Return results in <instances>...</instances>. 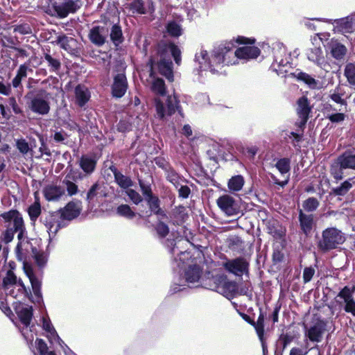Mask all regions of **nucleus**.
<instances>
[{"instance_id": "f257e3e1", "label": "nucleus", "mask_w": 355, "mask_h": 355, "mask_svg": "<svg viewBox=\"0 0 355 355\" xmlns=\"http://www.w3.org/2000/svg\"><path fill=\"white\" fill-rule=\"evenodd\" d=\"M235 42L244 46L234 51L236 46L234 42L226 41L216 47L212 56L214 62L223 65H232L237 63L238 59L248 60L256 59L261 53L260 49L254 46L256 39L254 37L239 35L235 39Z\"/></svg>"}, {"instance_id": "f03ea898", "label": "nucleus", "mask_w": 355, "mask_h": 355, "mask_svg": "<svg viewBox=\"0 0 355 355\" xmlns=\"http://www.w3.org/2000/svg\"><path fill=\"white\" fill-rule=\"evenodd\" d=\"M31 83H37V80L30 78L27 88L30 90L27 92L25 98L28 100V107L31 111L36 114L44 116L51 110L50 102L49 101V93L44 89L33 88Z\"/></svg>"}, {"instance_id": "7ed1b4c3", "label": "nucleus", "mask_w": 355, "mask_h": 355, "mask_svg": "<svg viewBox=\"0 0 355 355\" xmlns=\"http://www.w3.org/2000/svg\"><path fill=\"white\" fill-rule=\"evenodd\" d=\"M297 107L296 111L297 114L299 117V121L296 122V125L299 128V129L297 130L298 132H291V135L295 139L293 142V145L295 146H297L298 142L300 141L302 138V132L304 131V128L309 119V115L311 112V106L309 105V101L306 96L300 97L297 101Z\"/></svg>"}, {"instance_id": "20e7f679", "label": "nucleus", "mask_w": 355, "mask_h": 355, "mask_svg": "<svg viewBox=\"0 0 355 355\" xmlns=\"http://www.w3.org/2000/svg\"><path fill=\"white\" fill-rule=\"evenodd\" d=\"M210 281L213 282V284H209V288L225 296L234 297L238 292L237 283L227 280L226 277L223 275L213 276Z\"/></svg>"}, {"instance_id": "39448f33", "label": "nucleus", "mask_w": 355, "mask_h": 355, "mask_svg": "<svg viewBox=\"0 0 355 355\" xmlns=\"http://www.w3.org/2000/svg\"><path fill=\"white\" fill-rule=\"evenodd\" d=\"M345 241L342 232L336 228H328L323 232L322 240L319 242V247L322 250H330L337 247Z\"/></svg>"}, {"instance_id": "423d86ee", "label": "nucleus", "mask_w": 355, "mask_h": 355, "mask_svg": "<svg viewBox=\"0 0 355 355\" xmlns=\"http://www.w3.org/2000/svg\"><path fill=\"white\" fill-rule=\"evenodd\" d=\"M110 22L109 19L104 21L103 25L93 26L89 30L88 38L89 41L98 47L103 46L107 42V39L110 31Z\"/></svg>"}, {"instance_id": "0eeeda50", "label": "nucleus", "mask_w": 355, "mask_h": 355, "mask_svg": "<svg viewBox=\"0 0 355 355\" xmlns=\"http://www.w3.org/2000/svg\"><path fill=\"white\" fill-rule=\"evenodd\" d=\"M81 0H63L61 3L53 2L52 7L60 18H65L70 13H75L83 6Z\"/></svg>"}, {"instance_id": "6e6552de", "label": "nucleus", "mask_w": 355, "mask_h": 355, "mask_svg": "<svg viewBox=\"0 0 355 355\" xmlns=\"http://www.w3.org/2000/svg\"><path fill=\"white\" fill-rule=\"evenodd\" d=\"M224 269L230 273L236 276H242L248 273L250 263L243 257H239L233 259H227L223 263Z\"/></svg>"}, {"instance_id": "1a4fd4ad", "label": "nucleus", "mask_w": 355, "mask_h": 355, "mask_svg": "<svg viewBox=\"0 0 355 355\" xmlns=\"http://www.w3.org/2000/svg\"><path fill=\"white\" fill-rule=\"evenodd\" d=\"M62 220L59 211H49L40 218V222L48 229L49 234L53 236L64 227Z\"/></svg>"}, {"instance_id": "9d476101", "label": "nucleus", "mask_w": 355, "mask_h": 355, "mask_svg": "<svg viewBox=\"0 0 355 355\" xmlns=\"http://www.w3.org/2000/svg\"><path fill=\"white\" fill-rule=\"evenodd\" d=\"M218 207L227 216H234L239 214L240 207L235 199L227 194L220 196L216 200Z\"/></svg>"}, {"instance_id": "9b49d317", "label": "nucleus", "mask_w": 355, "mask_h": 355, "mask_svg": "<svg viewBox=\"0 0 355 355\" xmlns=\"http://www.w3.org/2000/svg\"><path fill=\"white\" fill-rule=\"evenodd\" d=\"M128 87V80L124 73H117L114 76L111 87L113 97L120 98L123 97Z\"/></svg>"}, {"instance_id": "f8f14e48", "label": "nucleus", "mask_w": 355, "mask_h": 355, "mask_svg": "<svg viewBox=\"0 0 355 355\" xmlns=\"http://www.w3.org/2000/svg\"><path fill=\"white\" fill-rule=\"evenodd\" d=\"M81 210L80 202L71 200L58 211L62 220H72L79 216Z\"/></svg>"}, {"instance_id": "ddd939ff", "label": "nucleus", "mask_w": 355, "mask_h": 355, "mask_svg": "<svg viewBox=\"0 0 355 355\" xmlns=\"http://www.w3.org/2000/svg\"><path fill=\"white\" fill-rule=\"evenodd\" d=\"M158 72L170 83L174 81L173 62L171 59L160 58L157 63Z\"/></svg>"}, {"instance_id": "4468645a", "label": "nucleus", "mask_w": 355, "mask_h": 355, "mask_svg": "<svg viewBox=\"0 0 355 355\" xmlns=\"http://www.w3.org/2000/svg\"><path fill=\"white\" fill-rule=\"evenodd\" d=\"M64 193L62 187L54 184H48L43 189L44 196L47 201L58 200Z\"/></svg>"}, {"instance_id": "2eb2a0df", "label": "nucleus", "mask_w": 355, "mask_h": 355, "mask_svg": "<svg viewBox=\"0 0 355 355\" xmlns=\"http://www.w3.org/2000/svg\"><path fill=\"white\" fill-rule=\"evenodd\" d=\"M76 103L79 107H84L89 101L91 94L88 88L82 84H78L74 89Z\"/></svg>"}, {"instance_id": "dca6fc26", "label": "nucleus", "mask_w": 355, "mask_h": 355, "mask_svg": "<svg viewBox=\"0 0 355 355\" xmlns=\"http://www.w3.org/2000/svg\"><path fill=\"white\" fill-rule=\"evenodd\" d=\"M110 170L114 175L115 182L123 189H128L133 185V182L131 178L128 176L124 175L122 173H121L117 168L112 165L110 166Z\"/></svg>"}, {"instance_id": "f3484780", "label": "nucleus", "mask_w": 355, "mask_h": 355, "mask_svg": "<svg viewBox=\"0 0 355 355\" xmlns=\"http://www.w3.org/2000/svg\"><path fill=\"white\" fill-rule=\"evenodd\" d=\"M101 185L98 182L94 183L88 189L86 193L85 200L89 206L94 207L98 202V198L102 197L101 194Z\"/></svg>"}, {"instance_id": "a211bd4d", "label": "nucleus", "mask_w": 355, "mask_h": 355, "mask_svg": "<svg viewBox=\"0 0 355 355\" xmlns=\"http://www.w3.org/2000/svg\"><path fill=\"white\" fill-rule=\"evenodd\" d=\"M0 217L3 219L4 223H10L12 221L14 227H18L19 224L24 222L21 214L17 209H12L5 211L0 214Z\"/></svg>"}, {"instance_id": "6ab92c4d", "label": "nucleus", "mask_w": 355, "mask_h": 355, "mask_svg": "<svg viewBox=\"0 0 355 355\" xmlns=\"http://www.w3.org/2000/svg\"><path fill=\"white\" fill-rule=\"evenodd\" d=\"M150 212L162 218H167L166 211L160 207L161 201L157 196L146 199Z\"/></svg>"}, {"instance_id": "aec40b11", "label": "nucleus", "mask_w": 355, "mask_h": 355, "mask_svg": "<svg viewBox=\"0 0 355 355\" xmlns=\"http://www.w3.org/2000/svg\"><path fill=\"white\" fill-rule=\"evenodd\" d=\"M55 55V54L51 55L49 49L44 53L42 58L47 62V67L50 72L58 73L61 69L62 64L58 57Z\"/></svg>"}, {"instance_id": "412c9836", "label": "nucleus", "mask_w": 355, "mask_h": 355, "mask_svg": "<svg viewBox=\"0 0 355 355\" xmlns=\"http://www.w3.org/2000/svg\"><path fill=\"white\" fill-rule=\"evenodd\" d=\"M110 29V38L113 44L117 47L124 42V37L122 31V28L118 22L114 24Z\"/></svg>"}, {"instance_id": "4be33fe9", "label": "nucleus", "mask_w": 355, "mask_h": 355, "mask_svg": "<svg viewBox=\"0 0 355 355\" xmlns=\"http://www.w3.org/2000/svg\"><path fill=\"white\" fill-rule=\"evenodd\" d=\"M294 339L295 336L292 332H282L276 342L277 350L282 353Z\"/></svg>"}, {"instance_id": "5701e85b", "label": "nucleus", "mask_w": 355, "mask_h": 355, "mask_svg": "<svg viewBox=\"0 0 355 355\" xmlns=\"http://www.w3.org/2000/svg\"><path fill=\"white\" fill-rule=\"evenodd\" d=\"M83 176L81 173H79L78 177L71 176L69 173L66 175L65 178L62 181V184L66 187L67 194L69 196H74L78 192V185L71 180L76 181L77 179H83Z\"/></svg>"}, {"instance_id": "b1692460", "label": "nucleus", "mask_w": 355, "mask_h": 355, "mask_svg": "<svg viewBox=\"0 0 355 355\" xmlns=\"http://www.w3.org/2000/svg\"><path fill=\"white\" fill-rule=\"evenodd\" d=\"M299 222L300 232L308 237L311 234V214H306L303 210L299 209Z\"/></svg>"}, {"instance_id": "393cba45", "label": "nucleus", "mask_w": 355, "mask_h": 355, "mask_svg": "<svg viewBox=\"0 0 355 355\" xmlns=\"http://www.w3.org/2000/svg\"><path fill=\"white\" fill-rule=\"evenodd\" d=\"M329 48L332 57L336 60L343 59L347 51L346 46L337 41H331Z\"/></svg>"}, {"instance_id": "a878e982", "label": "nucleus", "mask_w": 355, "mask_h": 355, "mask_svg": "<svg viewBox=\"0 0 355 355\" xmlns=\"http://www.w3.org/2000/svg\"><path fill=\"white\" fill-rule=\"evenodd\" d=\"M27 212L31 221L33 223H35L39 216L41 215L42 207L40 198L37 196V193H35V202L28 207Z\"/></svg>"}, {"instance_id": "bb28decb", "label": "nucleus", "mask_w": 355, "mask_h": 355, "mask_svg": "<svg viewBox=\"0 0 355 355\" xmlns=\"http://www.w3.org/2000/svg\"><path fill=\"white\" fill-rule=\"evenodd\" d=\"M15 311L21 324L26 327H28L33 317V306L22 307L20 310L15 309Z\"/></svg>"}, {"instance_id": "cd10ccee", "label": "nucleus", "mask_w": 355, "mask_h": 355, "mask_svg": "<svg viewBox=\"0 0 355 355\" xmlns=\"http://www.w3.org/2000/svg\"><path fill=\"white\" fill-rule=\"evenodd\" d=\"M96 164L97 162L94 159L87 155H82L79 161L80 168L88 175L92 174L95 171Z\"/></svg>"}, {"instance_id": "c85d7f7f", "label": "nucleus", "mask_w": 355, "mask_h": 355, "mask_svg": "<svg viewBox=\"0 0 355 355\" xmlns=\"http://www.w3.org/2000/svg\"><path fill=\"white\" fill-rule=\"evenodd\" d=\"M202 274L201 268L196 265L189 266L185 271V279L187 282L195 283L199 281Z\"/></svg>"}, {"instance_id": "c756f323", "label": "nucleus", "mask_w": 355, "mask_h": 355, "mask_svg": "<svg viewBox=\"0 0 355 355\" xmlns=\"http://www.w3.org/2000/svg\"><path fill=\"white\" fill-rule=\"evenodd\" d=\"M126 8L129 10L133 15H146L148 12L145 7V3L143 0H132L127 4Z\"/></svg>"}, {"instance_id": "7c9ffc66", "label": "nucleus", "mask_w": 355, "mask_h": 355, "mask_svg": "<svg viewBox=\"0 0 355 355\" xmlns=\"http://www.w3.org/2000/svg\"><path fill=\"white\" fill-rule=\"evenodd\" d=\"M178 111L180 114L182 112V107L180 105V101L178 97L175 95L173 96H168L166 99V112L168 116H172Z\"/></svg>"}, {"instance_id": "2f4dec72", "label": "nucleus", "mask_w": 355, "mask_h": 355, "mask_svg": "<svg viewBox=\"0 0 355 355\" xmlns=\"http://www.w3.org/2000/svg\"><path fill=\"white\" fill-rule=\"evenodd\" d=\"M268 233L276 239H282L285 236V230L277 220H270L267 225Z\"/></svg>"}, {"instance_id": "473e14b6", "label": "nucleus", "mask_w": 355, "mask_h": 355, "mask_svg": "<svg viewBox=\"0 0 355 355\" xmlns=\"http://www.w3.org/2000/svg\"><path fill=\"white\" fill-rule=\"evenodd\" d=\"M56 44L60 45V48L67 51H71L73 50V46L76 43V40L67 36L65 34L60 35L57 37Z\"/></svg>"}, {"instance_id": "72a5a7b5", "label": "nucleus", "mask_w": 355, "mask_h": 355, "mask_svg": "<svg viewBox=\"0 0 355 355\" xmlns=\"http://www.w3.org/2000/svg\"><path fill=\"white\" fill-rule=\"evenodd\" d=\"M245 184V179L241 175L232 176L227 182V187L231 192L240 191Z\"/></svg>"}, {"instance_id": "f704fd0d", "label": "nucleus", "mask_w": 355, "mask_h": 355, "mask_svg": "<svg viewBox=\"0 0 355 355\" xmlns=\"http://www.w3.org/2000/svg\"><path fill=\"white\" fill-rule=\"evenodd\" d=\"M339 163L344 168L355 170V153L345 152L338 157Z\"/></svg>"}, {"instance_id": "c9c22d12", "label": "nucleus", "mask_w": 355, "mask_h": 355, "mask_svg": "<svg viewBox=\"0 0 355 355\" xmlns=\"http://www.w3.org/2000/svg\"><path fill=\"white\" fill-rule=\"evenodd\" d=\"M166 33L173 37H178L182 34V28L181 26L175 21H170L166 26Z\"/></svg>"}, {"instance_id": "e433bc0d", "label": "nucleus", "mask_w": 355, "mask_h": 355, "mask_svg": "<svg viewBox=\"0 0 355 355\" xmlns=\"http://www.w3.org/2000/svg\"><path fill=\"white\" fill-rule=\"evenodd\" d=\"M151 89L157 94L162 96H165L166 94V87L164 80L161 78H155L152 83Z\"/></svg>"}, {"instance_id": "4c0bfd02", "label": "nucleus", "mask_w": 355, "mask_h": 355, "mask_svg": "<svg viewBox=\"0 0 355 355\" xmlns=\"http://www.w3.org/2000/svg\"><path fill=\"white\" fill-rule=\"evenodd\" d=\"M154 229L156 231L157 236L161 239L166 238L170 232L168 225L161 220H157L154 226Z\"/></svg>"}, {"instance_id": "58836bf2", "label": "nucleus", "mask_w": 355, "mask_h": 355, "mask_svg": "<svg viewBox=\"0 0 355 355\" xmlns=\"http://www.w3.org/2000/svg\"><path fill=\"white\" fill-rule=\"evenodd\" d=\"M344 76L349 85L355 86V62H349L345 65Z\"/></svg>"}, {"instance_id": "ea45409f", "label": "nucleus", "mask_w": 355, "mask_h": 355, "mask_svg": "<svg viewBox=\"0 0 355 355\" xmlns=\"http://www.w3.org/2000/svg\"><path fill=\"white\" fill-rule=\"evenodd\" d=\"M116 214L128 219H132L136 216V213L126 204H122L118 206L116 208Z\"/></svg>"}, {"instance_id": "a19ab883", "label": "nucleus", "mask_w": 355, "mask_h": 355, "mask_svg": "<svg viewBox=\"0 0 355 355\" xmlns=\"http://www.w3.org/2000/svg\"><path fill=\"white\" fill-rule=\"evenodd\" d=\"M185 208L182 205L176 207L173 210V216L175 218H179V220H174L172 222L174 225H180L181 223L184 222V219L187 217V214L185 212Z\"/></svg>"}, {"instance_id": "79ce46f5", "label": "nucleus", "mask_w": 355, "mask_h": 355, "mask_svg": "<svg viewBox=\"0 0 355 355\" xmlns=\"http://www.w3.org/2000/svg\"><path fill=\"white\" fill-rule=\"evenodd\" d=\"M326 324L324 322L320 321L312 327V341H319L322 334L325 330Z\"/></svg>"}, {"instance_id": "37998d69", "label": "nucleus", "mask_w": 355, "mask_h": 355, "mask_svg": "<svg viewBox=\"0 0 355 355\" xmlns=\"http://www.w3.org/2000/svg\"><path fill=\"white\" fill-rule=\"evenodd\" d=\"M354 178H349V180L343 182L340 186L334 188L333 189V193L337 196H344L345 195L349 189L352 187V181Z\"/></svg>"}, {"instance_id": "c03bdc74", "label": "nucleus", "mask_w": 355, "mask_h": 355, "mask_svg": "<svg viewBox=\"0 0 355 355\" xmlns=\"http://www.w3.org/2000/svg\"><path fill=\"white\" fill-rule=\"evenodd\" d=\"M345 169L339 163L338 158L335 161L331 166V174L336 180H340L343 178V170Z\"/></svg>"}, {"instance_id": "a18cd8bd", "label": "nucleus", "mask_w": 355, "mask_h": 355, "mask_svg": "<svg viewBox=\"0 0 355 355\" xmlns=\"http://www.w3.org/2000/svg\"><path fill=\"white\" fill-rule=\"evenodd\" d=\"M31 287L33 289V294L36 297V302L40 303L42 302V294L41 291L42 288V282L38 279L31 281Z\"/></svg>"}, {"instance_id": "49530a36", "label": "nucleus", "mask_w": 355, "mask_h": 355, "mask_svg": "<svg viewBox=\"0 0 355 355\" xmlns=\"http://www.w3.org/2000/svg\"><path fill=\"white\" fill-rule=\"evenodd\" d=\"M31 287L33 289V294L36 297V302L40 303L42 302V294L41 291L42 288V282L38 279L31 281Z\"/></svg>"}, {"instance_id": "de8ad7c7", "label": "nucleus", "mask_w": 355, "mask_h": 355, "mask_svg": "<svg viewBox=\"0 0 355 355\" xmlns=\"http://www.w3.org/2000/svg\"><path fill=\"white\" fill-rule=\"evenodd\" d=\"M32 252L35 261L37 266L40 268L44 267L46 263L47 259L43 252H39L35 247L32 248Z\"/></svg>"}, {"instance_id": "09e8293b", "label": "nucleus", "mask_w": 355, "mask_h": 355, "mask_svg": "<svg viewBox=\"0 0 355 355\" xmlns=\"http://www.w3.org/2000/svg\"><path fill=\"white\" fill-rule=\"evenodd\" d=\"M291 160L289 158L284 157L279 159L275 164L276 168L282 174H285L289 172L291 169Z\"/></svg>"}, {"instance_id": "8fccbe9b", "label": "nucleus", "mask_w": 355, "mask_h": 355, "mask_svg": "<svg viewBox=\"0 0 355 355\" xmlns=\"http://www.w3.org/2000/svg\"><path fill=\"white\" fill-rule=\"evenodd\" d=\"M17 278L13 271L8 270L6 276L3 279L2 286L4 289L8 288L9 285L17 284Z\"/></svg>"}, {"instance_id": "3c124183", "label": "nucleus", "mask_w": 355, "mask_h": 355, "mask_svg": "<svg viewBox=\"0 0 355 355\" xmlns=\"http://www.w3.org/2000/svg\"><path fill=\"white\" fill-rule=\"evenodd\" d=\"M227 244L230 250H235L241 248L243 245V241L241 237L234 236L227 239Z\"/></svg>"}, {"instance_id": "603ef678", "label": "nucleus", "mask_w": 355, "mask_h": 355, "mask_svg": "<svg viewBox=\"0 0 355 355\" xmlns=\"http://www.w3.org/2000/svg\"><path fill=\"white\" fill-rule=\"evenodd\" d=\"M132 128V123L128 119H120L116 124V130L121 133L128 132Z\"/></svg>"}, {"instance_id": "864d4df0", "label": "nucleus", "mask_w": 355, "mask_h": 355, "mask_svg": "<svg viewBox=\"0 0 355 355\" xmlns=\"http://www.w3.org/2000/svg\"><path fill=\"white\" fill-rule=\"evenodd\" d=\"M343 96V89L340 87H338L334 89V92L330 94V98L336 103L346 105V101L342 98Z\"/></svg>"}, {"instance_id": "5fc2aeb1", "label": "nucleus", "mask_w": 355, "mask_h": 355, "mask_svg": "<svg viewBox=\"0 0 355 355\" xmlns=\"http://www.w3.org/2000/svg\"><path fill=\"white\" fill-rule=\"evenodd\" d=\"M169 46L171 47L170 52L175 60V62L178 65H180L182 61L181 51L180 48L173 42H169Z\"/></svg>"}, {"instance_id": "6e6d98bb", "label": "nucleus", "mask_w": 355, "mask_h": 355, "mask_svg": "<svg viewBox=\"0 0 355 355\" xmlns=\"http://www.w3.org/2000/svg\"><path fill=\"white\" fill-rule=\"evenodd\" d=\"M165 177L168 182L170 183L176 182L178 180H182L183 177L179 174L175 168L172 166L165 173Z\"/></svg>"}, {"instance_id": "4d7b16f0", "label": "nucleus", "mask_w": 355, "mask_h": 355, "mask_svg": "<svg viewBox=\"0 0 355 355\" xmlns=\"http://www.w3.org/2000/svg\"><path fill=\"white\" fill-rule=\"evenodd\" d=\"M8 103L9 106L12 108V112L15 114H19L22 116H24V111L21 106L17 103L15 97L11 96L8 99Z\"/></svg>"}, {"instance_id": "13d9d810", "label": "nucleus", "mask_w": 355, "mask_h": 355, "mask_svg": "<svg viewBox=\"0 0 355 355\" xmlns=\"http://www.w3.org/2000/svg\"><path fill=\"white\" fill-rule=\"evenodd\" d=\"M154 162L155 164L160 168H162L164 173H166L168 169H170L171 167H172V165L170 164V162L165 159V157L162 156L156 157L154 159Z\"/></svg>"}, {"instance_id": "bf43d9fd", "label": "nucleus", "mask_w": 355, "mask_h": 355, "mask_svg": "<svg viewBox=\"0 0 355 355\" xmlns=\"http://www.w3.org/2000/svg\"><path fill=\"white\" fill-rule=\"evenodd\" d=\"M36 348L40 355H49L50 352L49 351L48 346L45 341L42 338H37L35 340Z\"/></svg>"}, {"instance_id": "052dcab7", "label": "nucleus", "mask_w": 355, "mask_h": 355, "mask_svg": "<svg viewBox=\"0 0 355 355\" xmlns=\"http://www.w3.org/2000/svg\"><path fill=\"white\" fill-rule=\"evenodd\" d=\"M15 33H19L21 35H28L32 33L31 26L27 23L17 24L12 26Z\"/></svg>"}, {"instance_id": "680f3d73", "label": "nucleus", "mask_w": 355, "mask_h": 355, "mask_svg": "<svg viewBox=\"0 0 355 355\" xmlns=\"http://www.w3.org/2000/svg\"><path fill=\"white\" fill-rule=\"evenodd\" d=\"M15 234L14 226L12 227L7 226L6 230L2 233L1 239L5 243H9L13 240Z\"/></svg>"}, {"instance_id": "e2e57ef3", "label": "nucleus", "mask_w": 355, "mask_h": 355, "mask_svg": "<svg viewBox=\"0 0 355 355\" xmlns=\"http://www.w3.org/2000/svg\"><path fill=\"white\" fill-rule=\"evenodd\" d=\"M139 184L142 192V194L145 196V200L150 198L155 195L153 193L152 189L150 184H146L141 180H139Z\"/></svg>"}, {"instance_id": "0e129e2a", "label": "nucleus", "mask_w": 355, "mask_h": 355, "mask_svg": "<svg viewBox=\"0 0 355 355\" xmlns=\"http://www.w3.org/2000/svg\"><path fill=\"white\" fill-rule=\"evenodd\" d=\"M251 326L254 328L259 341H262V340L266 339L265 337L264 324L257 323L254 320V324L252 323Z\"/></svg>"}, {"instance_id": "69168bd1", "label": "nucleus", "mask_w": 355, "mask_h": 355, "mask_svg": "<svg viewBox=\"0 0 355 355\" xmlns=\"http://www.w3.org/2000/svg\"><path fill=\"white\" fill-rule=\"evenodd\" d=\"M126 193L130 199L132 201V202L135 205H139L142 200L143 198L141 195L132 189H129L127 190Z\"/></svg>"}, {"instance_id": "338daca9", "label": "nucleus", "mask_w": 355, "mask_h": 355, "mask_svg": "<svg viewBox=\"0 0 355 355\" xmlns=\"http://www.w3.org/2000/svg\"><path fill=\"white\" fill-rule=\"evenodd\" d=\"M17 284H18L20 288H19L18 291L25 295L26 297H27L31 302H34L33 300V295L29 289H28L22 280L19 279Z\"/></svg>"}, {"instance_id": "774afa93", "label": "nucleus", "mask_w": 355, "mask_h": 355, "mask_svg": "<svg viewBox=\"0 0 355 355\" xmlns=\"http://www.w3.org/2000/svg\"><path fill=\"white\" fill-rule=\"evenodd\" d=\"M354 288L353 289H351L349 288V287L347 286H345L340 291V293H338V297L342 298L344 300V301H347L349 300H351L353 298V293H354Z\"/></svg>"}]
</instances>
